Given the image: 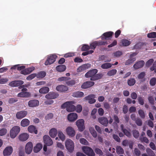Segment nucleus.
I'll return each instance as SVG.
<instances>
[{"instance_id":"1","label":"nucleus","mask_w":156,"mask_h":156,"mask_svg":"<svg viewBox=\"0 0 156 156\" xmlns=\"http://www.w3.org/2000/svg\"><path fill=\"white\" fill-rule=\"evenodd\" d=\"M75 104L73 101L66 102L63 104L61 107L63 108H66V110L69 112H73L76 110L75 106L73 105Z\"/></svg>"},{"instance_id":"2","label":"nucleus","mask_w":156,"mask_h":156,"mask_svg":"<svg viewBox=\"0 0 156 156\" xmlns=\"http://www.w3.org/2000/svg\"><path fill=\"white\" fill-rule=\"evenodd\" d=\"M83 152L88 156H94L95 154L93 150L90 147L83 146L82 148Z\"/></svg>"},{"instance_id":"3","label":"nucleus","mask_w":156,"mask_h":156,"mask_svg":"<svg viewBox=\"0 0 156 156\" xmlns=\"http://www.w3.org/2000/svg\"><path fill=\"white\" fill-rule=\"evenodd\" d=\"M65 146L69 151L72 152L73 151L74 149V143L71 140L68 139L66 140Z\"/></svg>"},{"instance_id":"4","label":"nucleus","mask_w":156,"mask_h":156,"mask_svg":"<svg viewBox=\"0 0 156 156\" xmlns=\"http://www.w3.org/2000/svg\"><path fill=\"white\" fill-rule=\"evenodd\" d=\"M20 130V128L18 126H15L10 131V136L12 138L16 137Z\"/></svg>"},{"instance_id":"5","label":"nucleus","mask_w":156,"mask_h":156,"mask_svg":"<svg viewBox=\"0 0 156 156\" xmlns=\"http://www.w3.org/2000/svg\"><path fill=\"white\" fill-rule=\"evenodd\" d=\"M57 57V56L55 55H51L48 56L47 60L45 62V65L47 66L53 63L55 61Z\"/></svg>"},{"instance_id":"6","label":"nucleus","mask_w":156,"mask_h":156,"mask_svg":"<svg viewBox=\"0 0 156 156\" xmlns=\"http://www.w3.org/2000/svg\"><path fill=\"white\" fill-rule=\"evenodd\" d=\"M84 121L83 119H80L76 122V124L80 131H83L85 128Z\"/></svg>"},{"instance_id":"7","label":"nucleus","mask_w":156,"mask_h":156,"mask_svg":"<svg viewBox=\"0 0 156 156\" xmlns=\"http://www.w3.org/2000/svg\"><path fill=\"white\" fill-rule=\"evenodd\" d=\"M98 122L102 125L107 126L108 124V119L105 117H102L98 119Z\"/></svg>"},{"instance_id":"8","label":"nucleus","mask_w":156,"mask_h":156,"mask_svg":"<svg viewBox=\"0 0 156 156\" xmlns=\"http://www.w3.org/2000/svg\"><path fill=\"white\" fill-rule=\"evenodd\" d=\"M67 135L73 137L75 136L76 132L74 129L71 126H68L66 129Z\"/></svg>"},{"instance_id":"9","label":"nucleus","mask_w":156,"mask_h":156,"mask_svg":"<svg viewBox=\"0 0 156 156\" xmlns=\"http://www.w3.org/2000/svg\"><path fill=\"white\" fill-rule=\"evenodd\" d=\"M13 149L11 146L6 147L3 151V154L4 156H9L12 153Z\"/></svg>"},{"instance_id":"10","label":"nucleus","mask_w":156,"mask_h":156,"mask_svg":"<svg viewBox=\"0 0 156 156\" xmlns=\"http://www.w3.org/2000/svg\"><path fill=\"white\" fill-rule=\"evenodd\" d=\"M33 147V144L31 142L27 143L25 148L26 153L28 154H30L32 151Z\"/></svg>"},{"instance_id":"11","label":"nucleus","mask_w":156,"mask_h":156,"mask_svg":"<svg viewBox=\"0 0 156 156\" xmlns=\"http://www.w3.org/2000/svg\"><path fill=\"white\" fill-rule=\"evenodd\" d=\"M43 140L44 143L48 146H51L53 144V141L50 137L47 135L43 136Z\"/></svg>"},{"instance_id":"12","label":"nucleus","mask_w":156,"mask_h":156,"mask_svg":"<svg viewBox=\"0 0 156 156\" xmlns=\"http://www.w3.org/2000/svg\"><path fill=\"white\" fill-rule=\"evenodd\" d=\"M77 115L76 113H72L68 115L67 119L70 122H73L77 119Z\"/></svg>"},{"instance_id":"13","label":"nucleus","mask_w":156,"mask_h":156,"mask_svg":"<svg viewBox=\"0 0 156 156\" xmlns=\"http://www.w3.org/2000/svg\"><path fill=\"white\" fill-rule=\"evenodd\" d=\"M114 33L112 31H109L104 33L101 36V39L108 40L109 38L112 37V35Z\"/></svg>"},{"instance_id":"14","label":"nucleus","mask_w":156,"mask_h":156,"mask_svg":"<svg viewBox=\"0 0 156 156\" xmlns=\"http://www.w3.org/2000/svg\"><path fill=\"white\" fill-rule=\"evenodd\" d=\"M58 96V94L53 92H51L47 94L45 98L48 99H54L56 98Z\"/></svg>"},{"instance_id":"15","label":"nucleus","mask_w":156,"mask_h":156,"mask_svg":"<svg viewBox=\"0 0 156 156\" xmlns=\"http://www.w3.org/2000/svg\"><path fill=\"white\" fill-rule=\"evenodd\" d=\"M95 95L94 94H91L85 98V99L88 101V102L90 104H93L95 103L96 100L94 99Z\"/></svg>"},{"instance_id":"16","label":"nucleus","mask_w":156,"mask_h":156,"mask_svg":"<svg viewBox=\"0 0 156 156\" xmlns=\"http://www.w3.org/2000/svg\"><path fill=\"white\" fill-rule=\"evenodd\" d=\"M27 114L26 111H21L17 112L16 114V117L18 119H21L24 117Z\"/></svg>"},{"instance_id":"17","label":"nucleus","mask_w":156,"mask_h":156,"mask_svg":"<svg viewBox=\"0 0 156 156\" xmlns=\"http://www.w3.org/2000/svg\"><path fill=\"white\" fill-rule=\"evenodd\" d=\"M23 83L22 80H15L9 83V85L11 87L19 86Z\"/></svg>"},{"instance_id":"18","label":"nucleus","mask_w":156,"mask_h":156,"mask_svg":"<svg viewBox=\"0 0 156 156\" xmlns=\"http://www.w3.org/2000/svg\"><path fill=\"white\" fill-rule=\"evenodd\" d=\"M145 64V62L143 60H140L137 61L134 65V68H141Z\"/></svg>"},{"instance_id":"19","label":"nucleus","mask_w":156,"mask_h":156,"mask_svg":"<svg viewBox=\"0 0 156 156\" xmlns=\"http://www.w3.org/2000/svg\"><path fill=\"white\" fill-rule=\"evenodd\" d=\"M94 84V82L88 81L83 83L81 86V88L86 89L93 86Z\"/></svg>"},{"instance_id":"20","label":"nucleus","mask_w":156,"mask_h":156,"mask_svg":"<svg viewBox=\"0 0 156 156\" xmlns=\"http://www.w3.org/2000/svg\"><path fill=\"white\" fill-rule=\"evenodd\" d=\"M98 71L96 69H93L87 72L85 75L86 77H91L95 75L97 72Z\"/></svg>"},{"instance_id":"21","label":"nucleus","mask_w":156,"mask_h":156,"mask_svg":"<svg viewBox=\"0 0 156 156\" xmlns=\"http://www.w3.org/2000/svg\"><path fill=\"white\" fill-rule=\"evenodd\" d=\"M29 135L27 133H22L19 136V139L20 140L22 141L27 140L29 138Z\"/></svg>"},{"instance_id":"22","label":"nucleus","mask_w":156,"mask_h":156,"mask_svg":"<svg viewBox=\"0 0 156 156\" xmlns=\"http://www.w3.org/2000/svg\"><path fill=\"white\" fill-rule=\"evenodd\" d=\"M39 104V102L37 100H33L30 101L28 103V105L29 107H33L37 106Z\"/></svg>"},{"instance_id":"23","label":"nucleus","mask_w":156,"mask_h":156,"mask_svg":"<svg viewBox=\"0 0 156 156\" xmlns=\"http://www.w3.org/2000/svg\"><path fill=\"white\" fill-rule=\"evenodd\" d=\"M56 89L59 91L65 92L68 90V88L64 85H60L56 87Z\"/></svg>"},{"instance_id":"24","label":"nucleus","mask_w":156,"mask_h":156,"mask_svg":"<svg viewBox=\"0 0 156 156\" xmlns=\"http://www.w3.org/2000/svg\"><path fill=\"white\" fill-rule=\"evenodd\" d=\"M57 130L55 128H52L50 129L49 131V134L52 138H54L56 136Z\"/></svg>"},{"instance_id":"25","label":"nucleus","mask_w":156,"mask_h":156,"mask_svg":"<svg viewBox=\"0 0 156 156\" xmlns=\"http://www.w3.org/2000/svg\"><path fill=\"white\" fill-rule=\"evenodd\" d=\"M30 121L26 119H23L21 122L20 124L21 126L23 127L27 126L30 124Z\"/></svg>"},{"instance_id":"26","label":"nucleus","mask_w":156,"mask_h":156,"mask_svg":"<svg viewBox=\"0 0 156 156\" xmlns=\"http://www.w3.org/2000/svg\"><path fill=\"white\" fill-rule=\"evenodd\" d=\"M21 73L24 75H27L30 73L33 70L31 69H20Z\"/></svg>"},{"instance_id":"27","label":"nucleus","mask_w":156,"mask_h":156,"mask_svg":"<svg viewBox=\"0 0 156 156\" xmlns=\"http://www.w3.org/2000/svg\"><path fill=\"white\" fill-rule=\"evenodd\" d=\"M28 130L31 133L34 132L36 134L37 133V130L36 129L35 126L33 125L29 126L28 128Z\"/></svg>"},{"instance_id":"28","label":"nucleus","mask_w":156,"mask_h":156,"mask_svg":"<svg viewBox=\"0 0 156 156\" xmlns=\"http://www.w3.org/2000/svg\"><path fill=\"white\" fill-rule=\"evenodd\" d=\"M83 93L82 92L77 91L73 93L72 94V96L76 98H80L83 96Z\"/></svg>"},{"instance_id":"29","label":"nucleus","mask_w":156,"mask_h":156,"mask_svg":"<svg viewBox=\"0 0 156 156\" xmlns=\"http://www.w3.org/2000/svg\"><path fill=\"white\" fill-rule=\"evenodd\" d=\"M42 147V146L41 144H38L34 147V151L35 153H37L40 151Z\"/></svg>"},{"instance_id":"30","label":"nucleus","mask_w":156,"mask_h":156,"mask_svg":"<svg viewBox=\"0 0 156 156\" xmlns=\"http://www.w3.org/2000/svg\"><path fill=\"white\" fill-rule=\"evenodd\" d=\"M49 90V88L48 87H44L41 88L39 90V92L41 94H46L48 93Z\"/></svg>"},{"instance_id":"31","label":"nucleus","mask_w":156,"mask_h":156,"mask_svg":"<svg viewBox=\"0 0 156 156\" xmlns=\"http://www.w3.org/2000/svg\"><path fill=\"white\" fill-rule=\"evenodd\" d=\"M26 67H27V68H35L33 66L27 67H26L25 66H21L20 64L14 65L12 66L10 68H25Z\"/></svg>"},{"instance_id":"32","label":"nucleus","mask_w":156,"mask_h":156,"mask_svg":"<svg viewBox=\"0 0 156 156\" xmlns=\"http://www.w3.org/2000/svg\"><path fill=\"white\" fill-rule=\"evenodd\" d=\"M89 130L91 134L94 137L96 138L97 137V133L93 128L92 127H90L89 128Z\"/></svg>"},{"instance_id":"33","label":"nucleus","mask_w":156,"mask_h":156,"mask_svg":"<svg viewBox=\"0 0 156 156\" xmlns=\"http://www.w3.org/2000/svg\"><path fill=\"white\" fill-rule=\"evenodd\" d=\"M113 119L114 122L113 123V124L115 125L117 127H118L117 124L119 123L120 122L119 119L118 117L116 115H114L113 116Z\"/></svg>"},{"instance_id":"34","label":"nucleus","mask_w":156,"mask_h":156,"mask_svg":"<svg viewBox=\"0 0 156 156\" xmlns=\"http://www.w3.org/2000/svg\"><path fill=\"white\" fill-rule=\"evenodd\" d=\"M58 136L60 139L62 141H63L65 140V136L62 131H59L58 132Z\"/></svg>"},{"instance_id":"35","label":"nucleus","mask_w":156,"mask_h":156,"mask_svg":"<svg viewBox=\"0 0 156 156\" xmlns=\"http://www.w3.org/2000/svg\"><path fill=\"white\" fill-rule=\"evenodd\" d=\"M138 113L140 117L142 119H144L145 117V114L142 109H140L138 111Z\"/></svg>"},{"instance_id":"36","label":"nucleus","mask_w":156,"mask_h":156,"mask_svg":"<svg viewBox=\"0 0 156 156\" xmlns=\"http://www.w3.org/2000/svg\"><path fill=\"white\" fill-rule=\"evenodd\" d=\"M135 60V58H130L129 59L127 60L125 62V65H130Z\"/></svg>"},{"instance_id":"37","label":"nucleus","mask_w":156,"mask_h":156,"mask_svg":"<svg viewBox=\"0 0 156 156\" xmlns=\"http://www.w3.org/2000/svg\"><path fill=\"white\" fill-rule=\"evenodd\" d=\"M80 143L82 144L89 145V143L84 138H81L80 139Z\"/></svg>"},{"instance_id":"38","label":"nucleus","mask_w":156,"mask_h":156,"mask_svg":"<svg viewBox=\"0 0 156 156\" xmlns=\"http://www.w3.org/2000/svg\"><path fill=\"white\" fill-rule=\"evenodd\" d=\"M116 152L118 154H122L123 153V150L120 146H117L116 147Z\"/></svg>"},{"instance_id":"39","label":"nucleus","mask_w":156,"mask_h":156,"mask_svg":"<svg viewBox=\"0 0 156 156\" xmlns=\"http://www.w3.org/2000/svg\"><path fill=\"white\" fill-rule=\"evenodd\" d=\"M154 59L151 58L148 60L146 63L145 65L147 67L150 66L154 62Z\"/></svg>"},{"instance_id":"40","label":"nucleus","mask_w":156,"mask_h":156,"mask_svg":"<svg viewBox=\"0 0 156 156\" xmlns=\"http://www.w3.org/2000/svg\"><path fill=\"white\" fill-rule=\"evenodd\" d=\"M46 73L44 71L41 72L37 74V76L38 78H42L45 76Z\"/></svg>"},{"instance_id":"41","label":"nucleus","mask_w":156,"mask_h":156,"mask_svg":"<svg viewBox=\"0 0 156 156\" xmlns=\"http://www.w3.org/2000/svg\"><path fill=\"white\" fill-rule=\"evenodd\" d=\"M122 42L123 45L125 46H129L131 43L130 41L126 39L122 40Z\"/></svg>"},{"instance_id":"42","label":"nucleus","mask_w":156,"mask_h":156,"mask_svg":"<svg viewBox=\"0 0 156 156\" xmlns=\"http://www.w3.org/2000/svg\"><path fill=\"white\" fill-rule=\"evenodd\" d=\"M146 151L148 154L150 156H155V154L154 152L150 148H147Z\"/></svg>"},{"instance_id":"43","label":"nucleus","mask_w":156,"mask_h":156,"mask_svg":"<svg viewBox=\"0 0 156 156\" xmlns=\"http://www.w3.org/2000/svg\"><path fill=\"white\" fill-rule=\"evenodd\" d=\"M97 41H95L90 44V49L94 50L97 46Z\"/></svg>"},{"instance_id":"44","label":"nucleus","mask_w":156,"mask_h":156,"mask_svg":"<svg viewBox=\"0 0 156 156\" xmlns=\"http://www.w3.org/2000/svg\"><path fill=\"white\" fill-rule=\"evenodd\" d=\"M112 65L111 63H107L103 64L101 65L102 68H109L111 67Z\"/></svg>"},{"instance_id":"45","label":"nucleus","mask_w":156,"mask_h":156,"mask_svg":"<svg viewBox=\"0 0 156 156\" xmlns=\"http://www.w3.org/2000/svg\"><path fill=\"white\" fill-rule=\"evenodd\" d=\"M147 37L148 38H154L156 37V32H153L148 33L147 35Z\"/></svg>"},{"instance_id":"46","label":"nucleus","mask_w":156,"mask_h":156,"mask_svg":"<svg viewBox=\"0 0 156 156\" xmlns=\"http://www.w3.org/2000/svg\"><path fill=\"white\" fill-rule=\"evenodd\" d=\"M136 123L138 126H140L142 125L143 122L141 119L139 118H137L135 120Z\"/></svg>"},{"instance_id":"47","label":"nucleus","mask_w":156,"mask_h":156,"mask_svg":"<svg viewBox=\"0 0 156 156\" xmlns=\"http://www.w3.org/2000/svg\"><path fill=\"white\" fill-rule=\"evenodd\" d=\"M90 49V46L88 45L84 44L81 48V51H87Z\"/></svg>"},{"instance_id":"48","label":"nucleus","mask_w":156,"mask_h":156,"mask_svg":"<svg viewBox=\"0 0 156 156\" xmlns=\"http://www.w3.org/2000/svg\"><path fill=\"white\" fill-rule=\"evenodd\" d=\"M128 84L129 86H132L135 83V80L133 78H131L128 81Z\"/></svg>"},{"instance_id":"49","label":"nucleus","mask_w":156,"mask_h":156,"mask_svg":"<svg viewBox=\"0 0 156 156\" xmlns=\"http://www.w3.org/2000/svg\"><path fill=\"white\" fill-rule=\"evenodd\" d=\"M133 154L136 156H140L141 154V152L137 148H135L134 150Z\"/></svg>"},{"instance_id":"50","label":"nucleus","mask_w":156,"mask_h":156,"mask_svg":"<svg viewBox=\"0 0 156 156\" xmlns=\"http://www.w3.org/2000/svg\"><path fill=\"white\" fill-rule=\"evenodd\" d=\"M97 46L105 45L108 44L107 41H97Z\"/></svg>"},{"instance_id":"51","label":"nucleus","mask_w":156,"mask_h":156,"mask_svg":"<svg viewBox=\"0 0 156 156\" xmlns=\"http://www.w3.org/2000/svg\"><path fill=\"white\" fill-rule=\"evenodd\" d=\"M94 52V51L92 50H90L89 51H86L83 52L82 54V55L83 56H86L89 54H92Z\"/></svg>"},{"instance_id":"52","label":"nucleus","mask_w":156,"mask_h":156,"mask_svg":"<svg viewBox=\"0 0 156 156\" xmlns=\"http://www.w3.org/2000/svg\"><path fill=\"white\" fill-rule=\"evenodd\" d=\"M7 130L6 129L3 128L0 130V135L2 136L5 135L7 133Z\"/></svg>"},{"instance_id":"53","label":"nucleus","mask_w":156,"mask_h":156,"mask_svg":"<svg viewBox=\"0 0 156 156\" xmlns=\"http://www.w3.org/2000/svg\"><path fill=\"white\" fill-rule=\"evenodd\" d=\"M91 67V65L90 64L87 63L79 67L78 68H89Z\"/></svg>"},{"instance_id":"54","label":"nucleus","mask_w":156,"mask_h":156,"mask_svg":"<svg viewBox=\"0 0 156 156\" xmlns=\"http://www.w3.org/2000/svg\"><path fill=\"white\" fill-rule=\"evenodd\" d=\"M95 151L96 153L100 155H102L103 154V153L102 151L98 148H96L95 149Z\"/></svg>"},{"instance_id":"55","label":"nucleus","mask_w":156,"mask_h":156,"mask_svg":"<svg viewBox=\"0 0 156 156\" xmlns=\"http://www.w3.org/2000/svg\"><path fill=\"white\" fill-rule=\"evenodd\" d=\"M116 72V70L112 69L108 72V74L109 76H112L115 74Z\"/></svg>"},{"instance_id":"56","label":"nucleus","mask_w":156,"mask_h":156,"mask_svg":"<svg viewBox=\"0 0 156 156\" xmlns=\"http://www.w3.org/2000/svg\"><path fill=\"white\" fill-rule=\"evenodd\" d=\"M156 83V78L155 77L152 78L150 81V84L151 86L154 85Z\"/></svg>"},{"instance_id":"57","label":"nucleus","mask_w":156,"mask_h":156,"mask_svg":"<svg viewBox=\"0 0 156 156\" xmlns=\"http://www.w3.org/2000/svg\"><path fill=\"white\" fill-rule=\"evenodd\" d=\"M138 100L140 105H143L144 104V99L141 96H139L138 97Z\"/></svg>"},{"instance_id":"58","label":"nucleus","mask_w":156,"mask_h":156,"mask_svg":"<svg viewBox=\"0 0 156 156\" xmlns=\"http://www.w3.org/2000/svg\"><path fill=\"white\" fill-rule=\"evenodd\" d=\"M112 137L113 139L117 142H120V139L117 135L115 134H113L112 135Z\"/></svg>"},{"instance_id":"59","label":"nucleus","mask_w":156,"mask_h":156,"mask_svg":"<svg viewBox=\"0 0 156 156\" xmlns=\"http://www.w3.org/2000/svg\"><path fill=\"white\" fill-rule=\"evenodd\" d=\"M148 99L150 103L151 104H154V99L152 96H149L148 97Z\"/></svg>"},{"instance_id":"60","label":"nucleus","mask_w":156,"mask_h":156,"mask_svg":"<svg viewBox=\"0 0 156 156\" xmlns=\"http://www.w3.org/2000/svg\"><path fill=\"white\" fill-rule=\"evenodd\" d=\"M133 134L134 137L137 138L139 135V133L138 131L136 130H134L133 131Z\"/></svg>"},{"instance_id":"61","label":"nucleus","mask_w":156,"mask_h":156,"mask_svg":"<svg viewBox=\"0 0 156 156\" xmlns=\"http://www.w3.org/2000/svg\"><path fill=\"white\" fill-rule=\"evenodd\" d=\"M123 132L124 133V134L125 135H126L127 137H130L131 136V133L126 129L125 130H123Z\"/></svg>"},{"instance_id":"62","label":"nucleus","mask_w":156,"mask_h":156,"mask_svg":"<svg viewBox=\"0 0 156 156\" xmlns=\"http://www.w3.org/2000/svg\"><path fill=\"white\" fill-rule=\"evenodd\" d=\"M95 128L97 132H98L100 134H101L102 133L101 129L99 126L96 125L95 126Z\"/></svg>"},{"instance_id":"63","label":"nucleus","mask_w":156,"mask_h":156,"mask_svg":"<svg viewBox=\"0 0 156 156\" xmlns=\"http://www.w3.org/2000/svg\"><path fill=\"white\" fill-rule=\"evenodd\" d=\"M98 112L99 115L100 116H102L104 114V110L102 108H100L98 109Z\"/></svg>"},{"instance_id":"64","label":"nucleus","mask_w":156,"mask_h":156,"mask_svg":"<svg viewBox=\"0 0 156 156\" xmlns=\"http://www.w3.org/2000/svg\"><path fill=\"white\" fill-rule=\"evenodd\" d=\"M122 52L119 51H117L114 53V55L116 57H119L122 55Z\"/></svg>"}]
</instances>
